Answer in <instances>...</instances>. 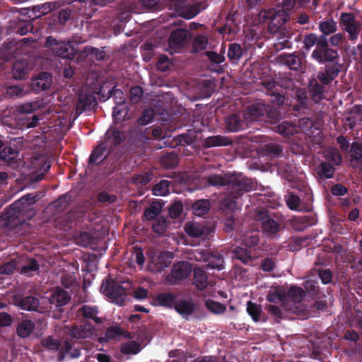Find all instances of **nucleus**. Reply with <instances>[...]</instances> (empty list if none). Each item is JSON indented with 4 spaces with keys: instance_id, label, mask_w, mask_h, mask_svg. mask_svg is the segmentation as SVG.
<instances>
[{
    "instance_id": "nucleus-1",
    "label": "nucleus",
    "mask_w": 362,
    "mask_h": 362,
    "mask_svg": "<svg viewBox=\"0 0 362 362\" xmlns=\"http://www.w3.org/2000/svg\"><path fill=\"white\" fill-rule=\"evenodd\" d=\"M36 201L37 195L29 193L8 206L2 215L5 226L15 229L24 224L26 219L33 218L35 211L30 209V206Z\"/></svg>"
},
{
    "instance_id": "nucleus-2",
    "label": "nucleus",
    "mask_w": 362,
    "mask_h": 362,
    "mask_svg": "<svg viewBox=\"0 0 362 362\" xmlns=\"http://www.w3.org/2000/svg\"><path fill=\"white\" fill-rule=\"evenodd\" d=\"M204 179L209 186H226V194L232 199L240 197L245 192L251 191L255 187L253 181L242 174L230 175L228 178L221 175L214 174L204 177Z\"/></svg>"
},
{
    "instance_id": "nucleus-3",
    "label": "nucleus",
    "mask_w": 362,
    "mask_h": 362,
    "mask_svg": "<svg viewBox=\"0 0 362 362\" xmlns=\"http://www.w3.org/2000/svg\"><path fill=\"white\" fill-rule=\"evenodd\" d=\"M291 187L298 189L300 193H304V197L302 201L299 195L293 192H287L284 196L287 206L293 211H310L312 210L311 202H313L311 189L304 183L300 185L292 184Z\"/></svg>"
},
{
    "instance_id": "nucleus-4",
    "label": "nucleus",
    "mask_w": 362,
    "mask_h": 362,
    "mask_svg": "<svg viewBox=\"0 0 362 362\" xmlns=\"http://www.w3.org/2000/svg\"><path fill=\"white\" fill-rule=\"evenodd\" d=\"M83 42L81 37L78 36L73 37L71 40L67 42L57 41L54 37L49 36L46 39L45 47L49 49L54 56L63 59H74L77 52L74 46Z\"/></svg>"
},
{
    "instance_id": "nucleus-5",
    "label": "nucleus",
    "mask_w": 362,
    "mask_h": 362,
    "mask_svg": "<svg viewBox=\"0 0 362 362\" xmlns=\"http://www.w3.org/2000/svg\"><path fill=\"white\" fill-rule=\"evenodd\" d=\"M339 24L342 30L348 33L349 40L356 42L358 40L362 24L356 19L354 13L348 12L341 13Z\"/></svg>"
},
{
    "instance_id": "nucleus-6",
    "label": "nucleus",
    "mask_w": 362,
    "mask_h": 362,
    "mask_svg": "<svg viewBox=\"0 0 362 362\" xmlns=\"http://www.w3.org/2000/svg\"><path fill=\"white\" fill-rule=\"evenodd\" d=\"M100 290L118 305H121L125 301L127 289L115 281L105 279L102 283Z\"/></svg>"
},
{
    "instance_id": "nucleus-7",
    "label": "nucleus",
    "mask_w": 362,
    "mask_h": 362,
    "mask_svg": "<svg viewBox=\"0 0 362 362\" xmlns=\"http://www.w3.org/2000/svg\"><path fill=\"white\" fill-rule=\"evenodd\" d=\"M192 38L187 29L176 28L173 30L168 39V47L173 52H180L186 47Z\"/></svg>"
},
{
    "instance_id": "nucleus-8",
    "label": "nucleus",
    "mask_w": 362,
    "mask_h": 362,
    "mask_svg": "<svg viewBox=\"0 0 362 362\" xmlns=\"http://www.w3.org/2000/svg\"><path fill=\"white\" fill-rule=\"evenodd\" d=\"M270 21L268 23V30L270 33H277L286 30L282 26L289 20V13L284 9L279 11L271 10L267 13Z\"/></svg>"
},
{
    "instance_id": "nucleus-9",
    "label": "nucleus",
    "mask_w": 362,
    "mask_h": 362,
    "mask_svg": "<svg viewBox=\"0 0 362 362\" xmlns=\"http://www.w3.org/2000/svg\"><path fill=\"white\" fill-rule=\"evenodd\" d=\"M192 272L191 264L187 261H180L174 264L171 272L167 275L166 281L170 285H175L180 280L187 278Z\"/></svg>"
},
{
    "instance_id": "nucleus-10",
    "label": "nucleus",
    "mask_w": 362,
    "mask_h": 362,
    "mask_svg": "<svg viewBox=\"0 0 362 362\" xmlns=\"http://www.w3.org/2000/svg\"><path fill=\"white\" fill-rule=\"evenodd\" d=\"M268 95L273 97L272 102L278 105H283L285 102V90L283 86L273 79H264L261 82Z\"/></svg>"
},
{
    "instance_id": "nucleus-11",
    "label": "nucleus",
    "mask_w": 362,
    "mask_h": 362,
    "mask_svg": "<svg viewBox=\"0 0 362 362\" xmlns=\"http://www.w3.org/2000/svg\"><path fill=\"white\" fill-rule=\"evenodd\" d=\"M66 333L76 341L93 339L95 334V327L90 322L66 326Z\"/></svg>"
},
{
    "instance_id": "nucleus-12",
    "label": "nucleus",
    "mask_w": 362,
    "mask_h": 362,
    "mask_svg": "<svg viewBox=\"0 0 362 362\" xmlns=\"http://www.w3.org/2000/svg\"><path fill=\"white\" fill-rule=\"evenodd\" d=\"M34 18L27 19L25 15L22 18L20 16L13 17L9 21L8 30L11 33H15L21 35H25L29 33H33L34 26L32 21Z\"/></svg>"
},
{
    "instance_id": "nucleus-13",
    "label": "nucleus",
    "mask_w": 362,
    "mask_h": 362,
    "mask_svg": "<svg viewBox=\"0 0 362 362\" xmlns=\"http://www.w3.org/2000/svg\"><path fill=\"white\" fill-rule=\"evenodd\" d=\"M98 106L95 96L90 93L81 91L78 93L76 106V114L80 115L86 110H90Z\"/></svg>"
},
{
    "instance_id": "nucleus-14",
    "label": "nucleus",
    "mask_w": 362,
    "mask_h": 362,
    "mask_svg": "<svg viewBox=\"0 0 362 362\" xmlns=\"http://www.w3.org/2000/svg\"><path fill=\"white\" fill-rule=\"evenodd\" d=\"M52 83V75L47 72H42L32 79L30 87L35 93H38L47 90Z\"/></svg>"
},
{
    "instance_id": "nucleus-15",
    "label": "nucleus",
    "mask_w": 362,
    "mask_h": 362,
    "mask_svg": "<svg viewBox=\"0 0 362 362\" xmlns=\"http://www.w3.org/2000/svg\"><path fill=\"white\" fill-rule=\"evenodd\" d=\"M200 257L205 263L206 267L221 270L223 269L224 259L223 257L218 252H208L202 251L200 252Z\"/></svg>"
},
{
    "instance_id": "nucleus-16",
    "label": "nucleus",
    "mask_w": 362,
    "mask_h": 362,
    "mask_svg": "<svg viewBox=\"0 0 362 362\" xmlns=\"http://www.w3.org/2000/svg\"><path fill=\"white\" fill-rule=\"evenodd\" d=\"M267 113V104L256 103L249 105L244 112V117L247 120H264Z\"/></svg>"
},
{
    "instance_id": "nucleus-17",
    "label": "nucleus",
    "mask_w": 362,
    "mask_h": 362,
    "mask_svg": "<svg viewBox=\"0 0 362 362\" xmlns=\"http://www.w3.org/2000/svg\"><path fill=\"white\" fill-rule=\"evenodd\" d=\"M267 211L265 209H261L257 211L255 215V219L257 221H262V228L263 231L268 234H276L279 230V223L272 218H267Z\"/></svg>"
},
{
    "instance_id": "nucleus-18",
    "label": "nucleus",
    "mask_w": 362,
    "mask_h": 362,
    "mask_svg": "<svg viewBox=\"0 0 362 362\" xmlns=\"http://www.w3.org/2000/svg\"><path fill=\"white\" fill-rule=\"evenodd\" d=\"M308 92L311 100L315 104L320 103L325 98V87L319 83L316 78L310 80L308 86Z\"/></svg>"
},
{
    "instance_id": "nucleus-19",
    "label": "nucleus",
    "mask_w": 362,
    "mask_h": 362,
    "mask_svg": "<svg viewBox=\"0 0 362 362\" xmlns=\"http://www.w3.org/2000/svg\"><path fill=\"white\" fill-rule=\"evenodd\" d=\"M14 305L25 310H36L39 307L40 300L33 296H22L15 295L13 298Z\"/></svg>"
},
{
    "instance_id": "nucleus-20",
    "label": "nucleus",
    "mask_w": 362,
    "mask_h": 362,
    "mask_svg": "<svg viewBox=\"0 0 362 362\" xmlns=\"http://www.w3.org/2000/svg\"><path fill=\"white\" fill-rule=\"evenodd\" d=\"M311 57L318 63L325 64V62H333L339 57V54L336 49L329 47L320 50H313Z\"/></svg>"
},
{
    "instance_id": "nucleus-21",
    "label": "nucleus",
    "mask_w": 362,
    "mask_h": 362,
    "mask_svg": "<svg viewBox=\"0 0 362 362\" xmlns=\"http://www.w3.org/2000/svg\"><path fill=\"white\" fill-rule=\"evenodd\" d=\"M71 298V297L68 291L57 286L53 290L49 300L50 304L54 305L57 308H60L69 303Z\"/></svg>"
},
{
    "instance_id": "nucleus-22",
    "label": "nucleus",
    "mask_w": 362,
    "mask_h": 362,
    "mask_svg": "<svg viewBox=\"0 0 362 362\" xmlns=\"http://www.w3.org/2000/svg\"><path fill=\"white\" fill-rule=\"evenodd\" d=\"M293 93L297 103L292 105V110L296 112H300L307 109L310 101L308 90L304 88H296Z\"/></svg>"
},
{
    "instance_id": "nucleus-23",
    "label": "nucleus",
    "mask_w": 362,
    "mask_h": 362,
    "mask_svg": "<svg viewBox=\"0 0 362 362\" xmlns=\"http://www.w3.org/2000/svg\"><path fill=\"white\" fill-rule=\"evenodd\" d=\"M233 141L227 136L222 135H214L206 137L203 141V146L206 148L216 147V146H226L232 144Z\"/></svg>"
},
{
    "instance_id": "nucleus-24",
    "label": "nucleus",
    "mask_w": 362,
    "mask_h": 362,
    "mask_svg": "<svg viewBox=\"0 0 362 362\" xmlns=\"http://www.w3.org/2000/svg\"><path fill=\"white\" fill-rule=\"evenodd\" d=\"M163 203L160 201L152 202L144 211L143 220L153 221L160 216L162 211Z\"/></svg>"
},
{
    "instance_id": "nucleus-25",
    "label": "nucleus",
    "mask_w": 362,
    "mask_h": 362,
    "mask_svg": "<svg viewBox=\"0 0 362 362\" xmlns=\"http://www.w3.org/2000/svg\"><path fill=\"white\" fill-rule=\"evenodd\" d=\"M226 128L228 132H235L244 129L245 122L239 114L233 113L226 118Z\"/></svg>"
},
{
    "instance_id": "nucleus-26",
    "label": "nucleus",
    "mask_w": 362,
    "mask_h": 362,
    "mask_svg": "<svg viewBox=\"0 0 362 362\" xmlns=\"http://www.w3.org/2000/svg\"><path fill=\"white\" fill-rule=\"evenodd\" d=\"M193 285L199 291H203L209 285L208 276L206 272L197 267L193 271Z\"/></svg>"
},
{
    "instance_id": "nucleus-27",
    "label": "nucleus",
    "mask_w": 362,
    "mask_h": 362,
    "mask_svg": "<svg viewBox=\"0 0 362 362\" xmlns=\"http://www.w3.org/2000/svg\"><path fill=\"white\" fill-rule=\"evenodd\" d=\"M185 230L188 235L193 238H204L208 235V229L198 223H186Z\"/></svg>"
},
{
    "instance_id": "nucleus-28",
    "label": "nucleus",
    "mask_w": 362,
    "mask_h": 362,
    "mask_svg": "<svg viewBox=\"0 0 362 362\" xmlns=\"http://www.w3.org/2000/svg\"><path fill=\"white\" fill-rule=\"evenodd\" d=\"M107 154V146L105 144L98 145L92 151L88 158V164L95 166L100 165L106 158Z\"/></svg>"
},
{
    "instance_id": "nucleus-29",
    "label": "nucleus",
    "mask_w": 362,
    "mask_h": 362,
    "mask_svg": "<svg viewBox=\"0 0 362 362\" xmlns=\"http://www.w3.org/2000/svg\"><path fill=\"white\" fill-rule=\"evenodd\" d=\"M17 51L18 48L15 42L9 41L5 42L0 47V59L8 62L16 57Z\"/></svg>"
},
{
    "instance_id": "nucleus-30",
    "label": "nucleus",
    "mask_w": 362,
    "mask_h": 362,
    "mask_svg": "<svg viewBox=\"0 0 362 362\" xmlns=\"http://www.w3.org/2000/svg\"><path fill=\"white\" fill-rule=\"evenodd\" d=\"M78 313L86 319L93 320L96 324H100L103 322V320L97 316L99 310L95 306L83 305Z\"/></svg>"
},
{
    "instance_id": "nucleus-31",
    "label": "nucleus",
    "mask_w": 362,
    "mask_h": 362,
    "mask_svg": "<svg viewBox=\"0 0 362 362\" xmlns=\"http://www.w3.org/2000/svg\"><path fill=\"white\" fill-rule=\"evenodd\" d=\"M317 176L319 179L327 180L332 178L335 173L334 166L329 162L322 161L317 170Z\"/></svg>"
},
{
    "instance_id": "nucleus-32",
    "label": "nucleus",
    "mask_w": 362,
    "mask_h": 362,
    "mask_svg": "<svg viewBox=\"0 0 362 362\" xmlns=\"http://www.w3.org/2000/svg\"><path fill=\"white\" fill-rule=\"evenodd\" d=\"M176 299L177 296L175 294L171 293H160L156 296L154 300L158 305L167 308H173L175 306Z\"/></svg>"
},
{
    "instance_id": "nucleus-33",
    "label": "nucleus",
    "mask_w": 362,
    "mask_h": 362,
    "mask_svg": "<svg viewBox=\"0 0 362 362\" xmlns=\"http://www.w3.org/2000/svg\"><path fill=\"white\" fill-rule=\"evenodd\" d=\"M233 257L239 259L242 263L248 264L252 262V254L250 250L240 245L233 250Z\"/></svg>"
},
{
    "instance_id": "nucleus-34",
    "label": "nucleus",
    "mask_w": 362,
    "mask_h": 362,
    "mask_svg": "<svg viewBox=\"0 0 362 362\" xmlns=\"http://www.w3.org/2000/svg\"><path fill=\"white\" fill-rule=\"evenodd\" d=\"M160 163L163 168L165 169H173L179 163L177 153L175 151L166 152L163 153L160 158Z\"/></svg>"
},
{
    "instance_id": "nucleus-35",
    "label": "nucleus",
    "mask_w": 362,
    "mask_h": 362,
    "mask_svg": "<svg viewBox=\"0 0 362 362\" xmlns=\"http://www.w3.org/2000/svg\"><path fill=\"white\" fill-rule=\"evenodd\" d=\"M211 209V202L209 199H202L193 202L192 209L195 216H203L208 214Z\"/></svg>"
},
{
    "instance_id": "nucleus-36",
    "label": "nucleus",
    "mask_w": 362,
    "mask_h": 362,
    "mask_svg": "<svg viewBox=\"0 0 362 362\" xmlns=\"http://www.w3.org/2000/svg\"><path fill=\"white\" fill-rule=\"evenodd\" d=\"M40 264L38 261L34 258H30L20 269V273L27 276H32L37 274L40 272Z\"/></svg>"
},
{
    "instance_id": "nucleus-37",
    "label": "nucleus",
    "mask_w": 362,
    "mask_h": 362,
    "mask_svg": "<svg viewBox=\"0 0 362 362\" xmlns=\"http://www.w3.org/2000/svg\"><path fill=\"white\" fill-rule=\"evenodd\" d=\"M175 310L183 316L190 315L194 310V305L192 300H176Z\"/></svg>"
},
{
    "instance_id": "nucleus-38",
    "label": "nucleus",
    "mask_w": 362,
    "mask_h": 362,
    "mask_svg": "<svg viewBox=\"0 0 362 362\" xmlns=\"http://www.w3.org/2000/svg\"><path fill=\"white\" fill-rule=\"evenodd\" d=\"M28 71V63L24 60L16 61L12 67V74L16 79H23Z\"/></svg>"
},
{
    "instance_id": "nucleus-39",
    "label": "nucleus",
    "mask_w": 362,
    "mask_h": 362,
    "mask_svg": "<svg viewBox=\"0 0 362 362\" xmlns=\"http://www.w3.org/2000/svg\"><path fill=\"white\" fill-rule=\"evenodd\" d=\"M35 329V323L30 320L20 322L16 328L17 334L21 338L28 337Z\"/></svg>"
},
{
    "instance_id": "nucleus-40",
    "label": "nucleus",
    "mask_w": 362,
    "mask_h": 362,
    "mask_svg": "<svg viewBox=\"0 0 362 362\" xmlns=\"http://www.w3.org/2000/svg\"><path fill=\"white\" fill-rule=\"evenodd\" d=\"M281 62L291 70L297 71L301 66L300 58L295 54H284L281 55Z\"/></svg>"
},
{
    "instance_id": "nucleus-41",
    "label": "nucleus",
    "mask_w": 362,
    "mask_h": 362,
    "mask_svg": "<svg viewBox=\"0 0 362 362\" xmlns=\"http://www.w3.org/2000/svg\"><path fill=\"white\" fill-rule=\"evenodd\" d=\"M45 103L43 99H39L30 103L23 104L18 107V110L21 113H32L36 110L44 108Z\"/></svg>"
},
{
    "instance_id": "nucleus-42",
    "label": "nucleus",
    "mask_w": 362,
    "mask_h": 362,
    "mask_svg": "<svg viewBox=\"0 0 362 362\" xmlns=\"http://www.w3.org/2000/svg\"><path fill=\"white\" fill-rule=\"evenodd\" d=\"M350 162L361 165L362 164V143L354 141L351 145Z\"/></svg>"
},
{
    "instance_id": "nucleus-43",
    "label": "nucleus",
    "mask_w": 362,
    "mask_h": 362,
    "mask_svg": "<svg viewBox=\"0 0 362 362\" xmlns=\"http://www.w3.org/2000/svg\"><path fill=\"white\" fill-rule=\"evenodd\" d=\"M194 132L189 130L187 133L180 134L173 139V142L176 146L191 145L195 142Z\"/></svg>"
},
{
    "instance_id": "nucleus-44",
    "label": "nucleus",
    "mask_w": 362,
    "mask_h": 362,
    "mask_svg": "<svg viewBox=\"0 0 362 362\" xmlns=\"http://www.w3.org/2000/svg\"><path fill=\"white\" fill-rule=\"evenodd\" d=\"M277 35V42L274 44L276 49H283L284 48H290L291 42H290V33L287 30H283L276 33Z\"/></svg>"
},
{
    "instance_id": "nucleus-45",
    "label": "nucleus",
    "mask_w": 362,
    "mask_h": 362,
    "mask_svg": "<svg viewBox=\"0 0 362 362\" xmlns=\"http://www.w3.org/2000/svg\"><path fill=\"white\" fill-rule=\"evenodd\" d=\"M41 345L48 351L57 352L60 349L61 341L49 335L41 339Z\"/></svg>"
},
{
    "instance_id": "nucleus-46",
    "label": "nucleus",
    "mask_w": 362,
    "mask_h": 362,
    "mask_svg": "<svg viewBox=\"0 0 362 362\" xmlns=\"http://www.w3.org/2000/svg\"><path fill=\"white\" fill-rule=\"evenodd\" d=\"M124 134L118 129H115L111 132H107L106 133V142L110 143V146H119L124 141Z\"/></svg>"
},
{
    "instance_id": "nucleus-47",
    "label": "nucleus",
    "mask_w": 362,
    "mask_h": 362,
    "mask_svg": "<svg viewBox=\"0 0 362 362\" xmlns=\"http://www.w3.org/2000/svg\"><path fill=\"white\" fill-rule=\"evenodd\" d=\"M319 30L325 36L333 34L337 30V22L333 19L321 21L319 23Z\"/></svg>"
},
{
    "instance_id": "nucleus-48",
    "label": "nucleus",
    "mask_w": 362,
    "mask_h": 362,
    "mask_svg": "<svg viewBox=\"0 0 362 362\" xmlns=\"http://www.w3.org/2000/svg\"><path fill=\"white\" fill-rule=\"evenodd\" d=\"M247 313L254 322H257L261 320L262 310L260 305L249 300L247 303Z\"/></svg>"
},
{
    "instance_id": "nucleus-49",
    "label": "nucleus",
    "mask_w": 362,
    "mask_h": 362,
    "mask_svg": "<svg viewBox=\"0 0 362 362\" xmlns=\"http://www.w3.org/2000/svg\"><path fill=\"white\" fill-rule=\"evenodd\" d=\"M75 241L81 247H91L94 243V238L88 232H80L75 235Z\"/></svg>"
},
{
    "instance_id": "nucleus-50",
    "label": "nucleus",
    "mask_w": 362,
    "mask_h": 362,
    "mask_svg": "<svg viewBox=\"0 0 362 362\" xmlns=\"http://www.w3.org/2000/svg\"><path fill=\"white\" fill-rule=\"evenodd\" d=\"M171 182L167 180H161L152 188V194L155 196H165L170 193Z\"/></svg>"
},
{
    "instance_id": "nucleus-51",
    "label": "nucleus",
    "mask_w": 362,
    "mask_h": 362,
    "mask_svg": "<svg viewBox=\"0 0 362 362\" xmlns=\"http://www.w3.org/2000/svg\"><path fill=\"white\" fill-rule=\"evenodd\" d=\"M325 158L334 165H340L342 163V156L336 148L332 147L327 149Z\"/></svg>"
},
{
    "instance_id": "nucleus-52",
    "label": "nucleus",
    "mask_w": 362,
    "mask_h": 362,
    "mask_svg": "<svg viewBox=\"0 0 362 362\" xmlns=\"http://www.w3.org/2000/svg\"><path fill=\"white\" fill-rule=\"evenodd\" d=\"M242 55L243 49L240 45L235 42L230 44L228 51V57L232 63L238 62Z\"/></svg>"
},
{
    "instance_id": "nucleus-53",
    "label": "nucleus",
    "mask_w": 362,
    "mask_h": 362,
    "mask_svg": "<svg viewBox=\"0 0 362 362\" xmlns=\"http://www.w3.org/2000/svg\"><path fill=\"white\" fill-rule=\"evenodd\" d=\"M286 296L293 302L300 303L305 297V291L302 288L297 286H291L289 288Z\"/></svg>"
},
{
    "instance_id": "nucleus-54",
    "label": "nucleus",
    "mask_w": 362,
    "mask_h": 362,
    "mask_svg": "<svg viewBox=\"0 0 362 362\" xmlns=\"http://www.w3.org/2000/svg\"><path fill=\"white\" fill-rule=\"evenodd\" d=\"M305 292L306 291L310 296L317 297L320 293L318 282L314 279H307L303 283Z\"/></svg>"
},
{
    "instance_id": "nucleus-55",
    "label": "nucleus",
    "mask_w": 362,
    "mask_h": 362,
    "mask_svg": "<svg viewBox=\"0 0 362 362\" xmlns=\"http://www.w3.org/2000/svg\"><path fill=\"white\" fill-rule=\"evenodd\" d=\"M152 230L157 234H163L168 228V221L166 218L160 216L157 218L153 220Z\"/></svg>"
},
{
    "instance_id": "nucleus-56",
    "label": "nucleus",
    "mask_w": 362,
    "mask_h": 362,
    "mask_svg": "<svg viewBox=\"0 0 362 362\" xmlns=\"http://www.w3.org/2000/svg\"><path fill=\"white\" fill-rule=\"evenodd\" d=\"M122 334V330L119 326H111L106 329L105 337H101L100 341H108L117 339Z\"/></svg>"
},
{
    "instance_id": "nucleus-57",
    "label": "nucleus",
    "mask_w": 362,
    "mask_h": 362,
    "mask_svg": "<svg viewBox=\"0 0 362 362\" xmlns=\"http://www.w3.org/2000/svg\"><path fill=\"white\" fill-rule=\"evenodd\" d=\"M128 112L129 109L125 103L115 105L112 110V117L116 122L122 121L125 119Z\"/></svg>"
},
{
    "instance_id": "nucleus-58",
    "label": "nucleus",
    "mask_w": 362,
    "mask_h": 362,
    "mask_svg": "<svg viewBox=\"0 0 362 362\" xmlns=\"http://www.w3.org/2000/svg\"><path fill=\"white\" fill-rule=\"evenodd\" d=\"M259 242V237L257 234H247L242 239L241 245L245 247L252 250L258 245Z\"/></svg>"
},
{
    "instance_id": "nucleus-59",
    "label": "nucleus",
    "mask_w": 362,
    "mask_h": 362,
    "mask_svg": "<svg viewBox=\"0 0 362 362\" xmlns=\"http://www.w3.org/2000/svg\"><path fill=\"white\" fill-rule=\"evenodd\" d=\"M281 119V115L276 107L267 105V113L264 120L271 123H276Z\"/></svg>"
},
{
    "instance_id": "nucleus-60",
    "label": "nucleus",
    "mask_w": 362,
    "mask_h": 362,
    "mask_svg": "<svg viewBox=\"0 0 362 362\" xmlns=\"http://www.w3.org/2000/svg\"><path fill=\"white\" fill-rule=\"evenodd\" d=\"M313 224V218L310 216H305L297 218L294 222V227L296 230L303 231Z\"/></svg>"
},
{
    "instance_id": "nucleus-61",
    "label": "nucleus",
    "mask_w": 362,
    "mask_h": 362,
    "mask_svg": "<svg viewBox=\"0 0 362 362\" xmlns=\"http://www.w3.org/2000/svg\"><path fill=\"white\" fill-rule=\"evenodd\" d=\"M206 308L214 314H222L226 310V306L214 300L208 299L205 302Z\"/></svg>"
},
{
    "instance_id": "nucleus-62",
    "label": "nucleus",
    "mask_w": 362,
    "mask_h": 362,
    "mask_svg": "<svg viewBox=\"0 0 362 362\" xmlns=\"http://www.w3.org/2000/svg\"><path fill=\"white\" fill-rule=\"evenodd\" d=\"M209 42L207 36L198 35L193 40L192 47L195 52L204 50L206 48Z\"/></svg>"
},
{
    "instance_id": "nucleus-63",
    "label": "nucleus",
    "mask_w": 362,
    "mask_h": 362,
    "mask_svg": "<svg viewBox=\"0 0 362 362\" xmlns=\"http://www.w3.org/2000/svg\"><path fill=\"white\" fill-rule=\"evenodd\" d=\"M140 349V344L135 341H127L121 346V352L124 354H136Z\"/></svg>"
},
{
    "instance_id": "nucleus-64",
    "label": "nucleus",
    "mask_w": 362,
    "mask_h": 362,
    "mask_svg": "<svg viewBox=\"0 0 362 362\" xmlns=\"http://www.w3.org/2000/svg\"><path fill=\"white\" fill-rule=\"evenodd\" d=\"M197 88L200 90L199 98H209L213 93L212 83L210 81H203L198 84Z\"/></svg>"
}]
</instances>
